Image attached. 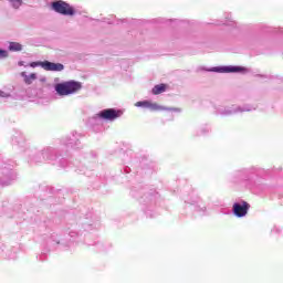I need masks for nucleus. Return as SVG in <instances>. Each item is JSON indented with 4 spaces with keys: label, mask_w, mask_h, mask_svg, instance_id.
<instances>
[{
    "label": "nucleus",
    "mask_w": 283,
    "mask_h": 283,
    "mask_svg": "<svg viewBox=\"0 0 283 283\" xmlns=\"http://www.w3.org/2000/svg\"><path fill=\"white\" fill-rule=\"evenodd\" d=\"M51 6L54 12L63 17H74V14H76V9L63 0L54 1Z\"/></svg>",
    "instance_id": "nucleus-2"
},
{
    "label": "nucleus",
    "mask_w": 283,
    "mask_h": 283,
    "mask_svg": "<svg viewBox=\"0 0 283 283\" xmlns=\"http://www.w3.org/2000/svg\"><path fill=\"white\" fill-rule=\"evenodd\" d=\"M30 67H43V62L39 61V62H31L29 64Z\"/></svg>",
    "instance_id": "nucleus-15"
},
{
    "label": "nucleus",
    "mask_w": 283,
    "mask_h": 283,
    "mask_svg": "<svg viewBox=\"0 0 283 283\" xmlns=\"http://www.w3.org/2000/svg\"><path fill=\"white\" fill-rule=\"evenodd\" d=\"M41 81H42V83H45L46 78H45V77H42Z\"/></svg>",
    "instance_id": "nucleus-17"
},
{
    "label": "nucleus",
    "mask_w": 283,
    "mask_h": 283,
    "mask_svg": "<svg viewBox=\"0 0 283 283\" xmlns=\"http://www.w3.org/2000/svg\"><path fill=\"white\" fill-rule=\"evenodd\" d=\"M18 65H20V66H21V65H24V63L21 61V62H19V63H18Z\"/></svg>",
    "instance_id": "nucleus-18"
},
{
    "label": "nucleus",
    "mask_w": 283,
    "mask_h": 283,
    "mask_svg": "<svg viewBox=\"0 0 283 283\" xmlns=\"http://www.w3.org/2000/svg\"><path fill=\"white\" fill-rule=\"evenodd\" d=\"M9 96H10V93H9V92L1 91V90H0V98H9Z\"/></svg>",
    "instance_id": "nucleus-16"
},
{
    "label": "nucleus",
    "mask_w": 283,
    "mask_h": 283,
    "mask_svg": "<svg viewBox=\"0 0 283 283\" xmlns=\"http://www.w3.org/2000/svg\"><path fill=\"white\" fill-rule=\"evenodd\" d=\"M82 87L83 84L81 82L71 80L55 84L54 91L59 96H72V94L81 92Z\"/></svg>",
    "instance_id": "nucleus-1"
},
{
    "label": "nucleus",
    "mask_w": 283,
    "mask_h": 283,
    "mask_svg": "<svg viewBox=\"0 0 283 283\" xmlns=\"http://www.w3.org/2000/svg\"><path fill=\"white\" fill-rule=\"evenodd\" d=\"M97 118H102L103 120H116V118H120L123 116L122 109L116 108H106L96 114Z\"/></svg>",
    "instance_id": "nucleus-4"
},
{
    "label": "nucleus",
    "mask_w": 283,
    "mask_h": 283,
    "mask_svg": "<svg viewBox=\"0 0 283 283\" xmlns=\"http://www.w3.org/2000/svg\"><path fill=\"white\" fill-rule=\"evenodd\" d=\"M9 50L10 52H21V50H23V45L19 42H10Z\"/></svg>",
    "instance_id": "nucleus-11"
},
{
    "label": "nucleus",
    "mask_w": 283,
    "mask_h": 283,
    "mask_svg": "<svg viewBox=\"0 0 283 283\" xmlns=\"http://www.w3.org/2000/svg\"><path fill=\"white\" fill-rule=\"evenodd\" d=\"M208 72H217L219 74H231V73H237V72H249L245 67L242 66H216L212 69H209Z\"/></svg>",
    "instance_id": "nucleus-6"
},
{
    "label": "nucleus",
    "mask_w": 283,
    "mask_h": 283,
    "mask_svg": "<svg viewBox=\"0 0 283 283\" xmlns=\"http://www.w3.org/2000/svg\"><path fill=\"white\" fill-rule=\"evenodd\" d=\"M42 70H45V72H63L65 66L61 63L43 61Z\"/></svg>",
    "instance_id": "nucleus-7"
},
{
    "label": "nucleus",
    "mask_w": 283,
    "mask_h": 283,
    "mask_svg": "<svg viewBox=\"0 0 283 283\" xmlns=\"http://www.w3.org/2000/svg\"><path fill=\"white\" fill-rule=\"evenodd\" d=\"M20 76L23 78L25 85H32L36 81V73H31L28 75L25 72H21Z\"/></svg>",
    "instance_id": "nucleus-10"
},
{
    "label": "nucleus",
    "mask_w": 283,
    "mask_h": 283,
    "mask_svg": "<svg viewBox=\"0 0 283 283\" xmlns=\"http://www.w3.org/2000/svg\"><path fill=\"white\" fill-rule=\"evenodd\" d=\"M251 206L247 201H239L233 203L232 212L237 218H245Z\"/></svg>",
    "instance_id": "nucleus-5"
},
{
    "label": "nucleus",
    "mask_w": 283,
    "mask_h": 283,
    "mask_svg": "<svg viewBox=\"0 0 283 283\" xmlns=\"http://www.w3.org/2000/svg\"><path fill=\"white\" fill-rule=\"evenodd\" d=\"M17 180V174H14V171L12 170H6L3 172V176L0 177V182L1 185H12V181Z\"/></svg>",
    "instance_id": "nucleus-8"
},
{
    "label": "nucleus",
    "mask_w": 283,
    "mask_h": 283,
    "mask_svg": "<svg viewBox=\"0 0 283 283\" xmlns=\"http://www.w3.org/2000/svg\"><path fill=\"white\" fill-rule=\"evenodd\" d=\"M13 10H19L23 6V0H7Z\"/></svg>",
    "instance_id": "nucleus-13"
},
{
    "label": "nucleus",
    "mask_w": 283,
    "mask_h": 283,
    "mask_svg": "<svg viewBox=\"0 0 283 283\" xmlns=\"http://www.w3.org/2000/svg\"><path fill=\"white\" fill-rule=\"evenodd\" d=\"M135 107H142L143 109H149L150 112H165L169 109L170 112H180V108H167L165 106L159 105L156 102L151 101H140L135 103Z\"/></svg>",
    "instance_id": "nucleus-3"
},
{
    "label": "nucleus",
    "mask_w": 283,
    "mask_h": 283,
    "mask_svg": "<svg viewBox=\"0 0 283 283\" xmlns=\"http://www.w3.org/2000/svg\"><path fill=\"white\" fill-rule=\"evenodd\" d=\"M256 109V106L245 105V106H235L232 109H227L226 115L229 114H240V112H253Z\"/></svg>",
    "instance_id": "nucleus-9"
},
{
    "label": "nucleus",
    "mask_w": 283,
    "mask_h": 283,
    "mask_svg": "<svg viewBox=\"0 0 283 283\" xmlns=\"http://www.w3.org/2000/svg\"><path fill=\"white\" fill-rule=\"evenodd\" d=\"M8 56H10V53L8 52V50L0 49V60L8 59Z\"/></svg>",
    "instance_id": "nucleus-14"
},
{
    "label": "nucleus",
    "mask_w": 283,
    "mask_h": 283,
    "mask_svg": "<svg viewBox=\"0 0 283 283\" xmlns=\"http://www.w3.org/2000/svg\"><path fill=\"white\" fill-rule=\"evenodd\" d=\"M167 90V85L165 84H158L153 88V94L158 95L163 94Z\"/></svg>",
    "instance_id": "nucleus-12"
}]
</instances>
